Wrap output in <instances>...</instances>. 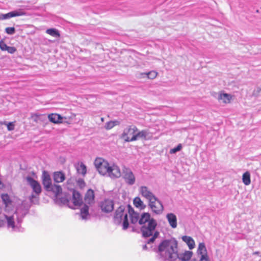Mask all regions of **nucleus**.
<instances>
[{
	"label": "nucleus",
	"instance_id": "obj_2",
	"mask_svg": "<svg viewBox=\"0 0 261 261\" xmlns=\"http://www.w3.org/2000/svg\"><path fill=\"white\" fill-rule=\"evenodd\" d=\"M94 166L98 173L111 179H115L121 176V171L119 166L114 163H109L102 158H97L94 162Z\"/></svg>",
	"mask_w": 261,
	"mask_h": 261
},
{
	"label": "nucleus",
	"instance_id": "obj_31",
	"mask_svg": "<svg viewBox=\"0 0 261 261\" xmlns=\"http://www.w3.org/2000/svg\"><path fill=\"white\" fill-rule=\"evenodd\" d=\"M134 204L136 207L141 208H142L144 205L143 201L141 200L140 198L138 197H135L134 198Z\"/></svg>",
	"mask_w": 261,
	"mask_h": 261
},
{
	"label": "nucleus",
	"instance_id": "obj_39",
	"mask_svg": "<svg viewBox=\"0 0 261 261\" xmlns=\"http://www.w3.org/2000/svg\"><path fill=\"white\" fill-rule=\"evenodd\" d=\"M259 253H259V252H258V251H255V252H254L253 253V255H259Z\"/></svg>",
	"mask_w": 261,
	"mask_h": 261
},
{
	"label": "nucleus",
	"instance_id": "obj_30",
	"mask_svg": "<svg viewBox=\"0 0 261 261\" xmlns=\"http://www.w3.org/2000/svg\"><path fill=\"white\" fill-rule=\"evenodd\" d=\"M46 33L54 37H59L60 36L59 31L56 29H48L46 31Z\"/></svg>",
	"mask_w": 261,
	"mask_h": 261
},
{
	"label": "nucleus",
	"instance_id": "obj_22",
	"mask_svg": "<svg viewBox=\"0 0 261 261\" xmlns=\"http://www.w3.org/2000/svg\"><path fill=\"white\" fill-rule=\"evenodd\" d=\"M128 216L130 218L132 223L135 224L138 221L139 222L140 217L139 215L135 212L129 206H128Z\"/></svg>",
	"mask_w": 261,
	"mask_h": 261
},
{
	"label": "nucleus",
	"instance_id": "obj_29",
	"mask_svg": "<svg viewBox=\"0 0 261 261\" xmlns=\"http://www.w3.org/2000/svg\"><path fill=\"white\" fill-rule=\"evenodd\" d=\"M119 122L117 120L110 121L106 123L105 128L107 130L111 129L115 126L119 125Z\"/></svg>",
	"mask_w": 261,
	"mask_h": 261
},
{
	"label": "nucleus",
	"instance_id": "obj_14",
	"mask_svg": "<svg viewBox=\"0 0 261 261\" xmlns=\"http://www.w3.org/2000/svg\"><path fill=\"white\" fill-rule=\"evenodd\" d=\"M26 179L28 183L32 188L33 192L36 195H39L41 192V188L40 184L30 176L27 177Z\"/></svg>",
	"mask_w": 261,
	"mask_h": 261
},
{
	"label": "nucleus",
	"instance_id": "obj_9",
	"mask_svg": "<svg viewBox=\"0 0 261 261\" xmlns=\"http://www.w3.org/2000/svg\"><path fill=\"white\" fill-rule=\"evenodd\" d=\"M148 205L152 212L156 214H161L164 210L162 202L156 197L154 199L148 201Z\"/></svg>",
	"mask_w": 261,
	"mask_h": 261
},
{
	"label": "nucleus",
	"instance_id": "obj_35",
	"mask_svg": "<svg viewBox=\"0 0 261 261\" xmlns=\"http://www.w3.org/2000/svg\"><path fill=\"white\" fill-rule=\"evenodd\" d=\"M5 31L8 34L12 35L15 33V28L13 27L7 28L5 29Z\"/></svg>",
	"mask_w": 261,
	"mask_h": 261
},
{
	"label": "nucleus",
	"instance_id": "obj_16",
	"mask_svg": "<svg viewBox=\"0 0 261 261\" xmlns=\"http://www.w3.org/2000/svg\"><path fill=\"white\" fill-rule=\"evenodd\" d=\"M197 254L199 259L209 257L206 248L204 243H199L197 250Z\"/></svg>",
	"mask_w": 261,
	"mask_h": 261
},
{
	"label": "nucleus",
	"instance_id": "obj_21",
	"mask_svg": "<svg viewBox=\"0 0 261 261\" xmlns=\"http://www.w3.org/2000/svg\"><path fill=\"white\" fill-rule=\"evenodd\" d=\"M152 137V134L148 130H137V140H149Z\"/></svg>",
	"mask_w": 261,
	"mask_h": 261
},
{
	"label": "nucleus",
	"instance_id": "obj_41",
	"mask_svg": "<svg viewBox=\"0 0 261 261\" xmlns=\"http://www.w3.org/2000/svg\"><path fill=\"white\" fill-rule=\"evenodd\" d=\"M34 197V196L32 195L31 197H30V199L31 200L32 198Z\"/></svg>",
	"mask_w": 261,
	"mask_h": 261
},
{
	"label": "nucleus",
	"instance_id": "obj_42",
	"mask_svg": "<svg viewBox=\"0 0 261 261\" xmlns=\"http://www.w3.org/2000/svg\"><path fill=\"white\" fill-rule=\"evenodd\" d=\"M80 181H81L82 184H84V181H83V180H81Z\"/></svg>",
	"mask_w": 261,
	"mask_h": 261
},
{
	"label": "nucleus",
	"instance_id": "obj_7",
	"mask_svg": "<svg viewBox=\"0 0 261 261\" xmlns=\"http://www.w3.org/2000/svg\"><path fill=\"white\" fill-rule=\"evenodd\" d=\"M138 128L135 126H129L125 128L121 135V138L125 142H133L137 140Z\"/></svg>",
	"mask_w": 261,
	"mask_h": 261
},
{
	"label": "nucleus",
	"instance_id": "obj_17",
	"mask_svg": "<svg viewBox=\"0 0 261 261\" xmlns=\"http://www.w3.org/2000/svg\"><path fill=\"white\" fill-rule=\"evenodd\" d=\"M1 197L3 202L5 205L4 212L13 210L12 208L13 202L11 201L9 196L7 194H2Z\"/></svg>",
	"mask_w": 261,
	"mask_h": 261
},
{
	"label": "nucleus",
	"instance_id": "obj_5",
	"mask_svg": "<svg viewBox=\"0 0 261 261\" xmlns=\"http://www.w3.org/2000/svg\"><path fill=\"white\" fill-rule=\"evenodd\" d=\"M42 180L44 189L48 192H51L56 197L62 192L61 187L53 184L50 176L47 171H44L42 172Z\"/></svg>",
	"mask_w": 261,
	"mask_h": 261
},
{
	"label": "nucleus",
	"instance_id": "obj_44",
	"mask_svg": "<svg viewBox=\"0 0 261 261\" xmlns=\"http://www.w3.org/2000/svg\"><path fill=\"white\" fill-rule=\"evenodd\" d=\"M146 248V245H145L143 246V248H144V249H145V248Z\"/></svg>",
	"mask_w": 261,
	"mask_h": 261
},
{
	"label": "nucleus",
	"instance_id": "obj_43",
	"mask_svg": "<svg viewBox=\"0 0 261 261\" xmlns=\"http://www.w3.org/2000/svg\"><path fill=\"white\" fill-rule=\"evenodd\" d=\"M67 188L69 189H71L72 188L71 187H67Z\"/></svg>",
	"mask_w": 261,
	"mask_h": 261
},
{
	"label": "nucleus",
	"instance_id": "obj_28",
	"mask_svg": "<svg viewBox=\"0 0 261 261\" xmlns=\"http://www.w3.org/2000/svg\"><path fill=\"white\" fill-rule=\"evenodd\" d=\"M242 181L244 184L246 186H248L250 184V174L248 171L245 172L243 174Z\"/></svg>",
	"mask_w": 261,
	"mask_h": 261
},
{
	"label": "nucleus",
	"instance_id": "obj_3",
	"mask_svg": "<svg viewBox=\"0 0 261 261\" xmlns=\"http://www.w3.org/2000/svg\"><path fill=\"white\" fill-rule=\"evenodd\" d=\"M178 242L174 238L162 241L158 247V257L161 261H175L177 257Z\"/></svg>",
	"mask_w": 261,
	"mask_h": 261
},
{
	"label": "nucleus",
	"instance_id": "obj_46",
	"mask_svg": "<svg viewBox=\"0 0 261 261\" xmlns=\"http://www.w3.org/2000/svg\"><path fill=\"white\" fill-rule=\"evenodd\" d=\"M69 182H70V181H69V180H68V181H67V184H68H68H69Z\"/></svg>",
	"mask_w": 261,
	"mask_h": 261
},
{
	"label": "nucleus",
	"instance_id": "obj_4",
	"mask_svg": "<svg viewBox=\"0 0 261 261\" xmlns=\"http://www.w3.org/2000/svg\"><path fill=\"white\" fill-rule=\"evenodd\" d=\"M139 223L143 225L141 228L143 236L144 237L151 236V238L147 241V243H152L159 235V232L155 231L156 226V221L150 218L149 213H144L140 217Z\"/></svg>",
	"mask_w": 261,
	"mask_h": 261
},
{
	"label": "nucleus",
	"instance_id": "obj_24",
	"mask_svg": "<svg viewBox=\"0 0 261 261\" xmlns=\"http://www.w3.org/2000/svg\"><path fill=\"white\" fill-rule=\"evenodd\" d=\"M76 169L79 174L85 176L87 173V167L83 162H79L76 165Z\"/></svg>",
	"mask_w": 261,
	"mask_h": 261
},
{
	"label": "nucleus",
	"instance_id": "obj_36",
	"mask_svg": "<svg viewBox=\"0 0 261 261\" xmlns=\"http://www.w3.org/2000/svg\"><path fill=\"white\" fill-rule=\"evenodd\" d=\"M8 46L3 41H0V48L4 51H6Z\"/></svg>",
	"mask_w": 261,
	"mask_h": 261
},
{
	"label": "nucleus",
	"instance_id": "obj_6",
	"mask_svg": "<svg viewBox=\"0 0 261 261\" xmlns=\"http://www.w3.org/2000/svg\"><path fill=\"white\" fill-rule=\"evenodd\" d=\"M128 206L125 208L123 206H120L115 212L114 218L115 223L122 224L123 229H126L128 227Z\"/></svg>",
	"mask_w": 261,
	"mask_h": 261
},
{
	"label": "nucleus",
	"instance_id": "obj_38",
	"mask_svg": "<svg viewBox=\"0 0 261 261\" xmlns=\"http://www.w3.org/2000/svg\"><path fill=\"white\" fill-rule=\"evenodd\" d=\"M199 261H210V258L200 259Z\"/></svg>",
	"mask_w": 261,
	"mask_h": 261
},
{
	"label": "nucleus",
	"instance_id": "obj_18",
	"mask_svg": "<svg viewBox=\"0 0 261 261\" xmlns=\"http://www.w3.org/2000/svg\"><path fill=\"white\" fill-rule=\"evenodd\" d=\"M193 255V252L190 251H185L183 252L178 253V249L177 250V257L175 258V261L178 259L180 261H188L190 259Z\"/></svg>",
	"mask_w": 261,
	"mask_h": 261
},
{
	"label": "nucleus",
	"instance_id": "obj_12",
	"mask_svg": "<svg viewBox=\"0 0 261 261\" xmlns=\"http://www.w3.org/2000/svg\"><path fill=\"white\" fill-rule=\"evenodd\" d=\"M123 178L129 185H133L135 183L136 178L134 174L131 170L129 168H124L123 169Z\"/></svg>",
	"mask_w": 261,
	"mask_h": 261
},
{
	"label": "nucleus",
	"instance_id": "obj_10",
	"mask_svg": "<svg viewBox=\"0 0 261 261\" xmlns=\"http://www.w3.org/2000/svg\"><path fill=\"white\" fill-rule=\"evenodd\" d=\"M233 96L224 91H219L217 93V99L219 103L226 105L230 103L232 100Z\"/></svg>",
	"mask_w": 261,
	"mask_h": 261
},
{
	"label": "nucleus",
	"instance_id": "obj_27",
	"mask_svg": "<svg viewBox=\"0 0 261 261\" xmlns=\"http://www.w3.org/2000/svg\"><path fill=\"white\" fill-rule=\"evenodd\" d=\"M89 207L87 205H84L81 210V217L83 220H86L89 216Z\"/></svg>",
	"mask_w": 261,
	"mask_h": 261
},
{
	"label": "nucleus",
	"instance_id": "obj_45",
	"mask_svg": "<svg viewBox=\"0 0 261 261\" xmlns=\"http://www.w3.org/2000/svg\"><path fill=\"white\" fill-rule=\"evenodd\" d=\"M101 120L102 121H104V118H101Z\"/></svg>",
	"mask_w": 261,
	"mask_h": 261
},
{
	"label": "nucleus",
	"instance_id": "obj_15",
	"mask_svg": "<svg viewBox=\"0 0 261 261\" xmlns=\"http://www.w3.org/2000/svg\"><path fill=\"white\" fill-rule=\"evenodd\" d=\"M48 118L49 121L54 123H70V122H68L66 120V118L65 117H62L60 115L58 114H51L48 115Z\"/></svg>",
	"mask_w": 261,
	"mask_h": 261
},
{
	"label": "nucleus",
	"instance_id": "obj_40",
	"mask_svg": "<svg viewBox=\"0 0 261 261\" xmlns=\"http://www.w3.org/2000/svg\"><path fill=\"white\" fill-rule=\"evenodd\" d=\"M3 224V221H2L1 220H0V226H1Z\"/></svg>",
	"mask_w": 261,
	"mask_h": 261
},
{
	"label": "nucleus",
	"instance_id": "obj_32",
	"mask_svg": "<svg viewBox=\"0 0 261 261\" xmlns=\"http://www.w3.org/2000/svg\"><path fill=\"white\" fill-rule=\"evenodd\" d=\"M143 74L146 75L148 79L152 80L156 77L158 72L152 70L147 73H144Z\"/></svg>",
	"mask_w": 261,
	"mask_h": 261
},
{
	"label": "nucleus",
	"instance_id": "obj_34",
	"mask_svg": "<svg viewBox=\"0 0 261 261\" xmlns=\"http://www.w3.org/2000/svg\"><path fill=\"white\" fill-rule=\"evenodd\" d=\"M182 146L180 144H178L176 147H174L170 150L171 154L175 153L176 152L179 151L181 150Z\"/></svg>",
	"mask_w": 261,
	"mask_h": 261
},
{
	"label": "nucleus",
	"instance_id": "obj_11",
	"mask_svg": "<svg viewBox=\"0 0 261 261\" xmlns=\"http://www.w3.org/2000/svg\"><path fill=\"white\" fill-rule=\"evenodd\" d=\"M139 192L148 201L151 200V199H154V197H155L150 190L146 186H140L139 188Z\"/></svg>",
	"mask_w": 261,
	"mask_h": 261
},
{
	"label": "nucleus",
	"instance_id": "obj_20",
	"mask_svg": "<svg viewBox=\"0 0 261 261\" xmlns=\"http://www.w3.org/2000/svg\"><path fill=\"white\" fill-rule=\"evenodd\" d=\"M166 219L171 228L174 229L177 227V217L173 213H168L166 215Z\"/></svg>",
	"mask_w": 261,
	"mask_h": 261
},
{
	"label": "nucleus",
	"instance_id": "obj_37",
	"mask_svg": "<svg viewBox=\"0 0 261 261\" xmlns=\"http://www.w3.org/2000/svg\"><path fill=\"white\" fill-rule=\"evenodd\" d=\"M6 51H7L9 53L13 54L16 51V49L13 46H8Z\"/></svg>",
	"mask_w": 261,
	"mask_h": 261
},
{
	"label": "nucleus",
	"instance_id": "obj_13",
	"mask_svg": "<svg viewBox=\"0 0 261 261\" xmlns=\"http://www.w3.org/2000/svg\"><path fill=\"white\" fill-rule=\"evenodd\" d=\"M26 15V13L23 10L19 9L10 12L7 14H0V19L4 20L16 16Z\"/></svg>",
	"mask_w": 261,
	"mask_h": 261
},
{
	"label": "nucleus",
	"instance_id": "obj_19",
	"mask_svg": "<svg viewBox=\"0 0 261 261\" xmlns=\"http://www.w3.org/2000/svg\"><path fill=\"white\" fill-rule=\"evenodd\" d=\"M100 206L102 211L109 213L114 209V203L112 200L106 199L102 202Z\"/></svg>",
	"mask_w": 261,
	"mask_h": 261
},
{
	"label": "nucleus",
	"instance_id": "obj_33",
	"mask_svg": "<svg viewBox=\"0 0 261 261\" xmlns=\"http://www.w3.org/2000/svg\"><path fill=\"white\" fill-rule=\"evenodd\" d=\"M2 124L6 125L8 130L9 131L13 130L14 129V124L13 122H4Z\"/></svg>",
	"mask_w": 261,
	"mask_h": 261
},
{
	"label": "nucleus",
	"instance_id": "obj_8",
	"mask_svg": "<svg viewBox=\"0 0 261 261\" xmlns=\"http://www.w3.org/2000/svg\"><path fill=\"white\" fill-rule=\"evenodd\" d=\"M62 202L71 208H76L82 204L83 200L80 194L76 191H73L71 199L69 200L66 199L62 200Z\"/></svg>",
	"mask_w": 261,
	"mask_h": 261
},
{
	"label": "nucleus",
	"instance_id": "obj_1",
	"mask_svg": "<svg viewBox=\"0 0 261 261\" xmlns=\"http://www.w3.org/2000/svg\"><path fill=\"white\" fill-rule=\"evenodd\" d=\"M28 212V207L23 204L18 206L15 210L4 212V222L8 229L13 231H21V223Z\"/></svg>",
	"mask_w": 261,
	"mask_h": 261
},
{
	"label": "nucleus",
	"instance_id": "obj_26",
	"mask_svg": "<svg viewBox=\"0 0 261 261\" xmlns=\"http://www.w3.org/2000/svg\"><path fill=\"white\" fill-rule=\"evenodd\" d=\"M94 198V195L93 191L91 189L88 190L85 195V202L88 204H90L93 201Z\"/></svg>",
	"mask_w": 261,
	"mask_h": 261
},
{
	"label": "nucleus",
	"instance_id": "obj_23",
	"mask_svg": "<svg viewBox=\"0 0 261 261\" xmlns=\"http://www.w3.org/2000/svg\"><path fill=\"white\" fill-rule=\"evenodd\" d=\"M182 240L186 243L190 249L195 248V243L193 239L189 236H184L181 237Z\"/></svg>",
	"mask_w": 261,
	"mask_h": 261
},
{
	"label": "nucleus",
	"instance_id": "obj_25",
	"mask_svg": "<svg viewBox=\"0 0 261 261\" xmlns=\"http://www.w3.org/2000/svg\"><path fill=\"white\" fill-rule=\"evenodd\" d=\"M53 178L55 182L59 183L62 182L65 180V176L62 172H55L54 173Z\"/></svg>",
	"mask_w": 261,
	"mask_h": 261
}]
</instances>
